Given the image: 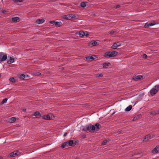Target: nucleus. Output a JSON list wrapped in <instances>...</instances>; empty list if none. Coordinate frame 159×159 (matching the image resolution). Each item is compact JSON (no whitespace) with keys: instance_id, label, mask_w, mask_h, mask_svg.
<instances>
[{"instance_id":"1","label":"nucleus","mask_w":159,"mask_h":159,"mask_svg":"<svg viewBox=\"0 0 159 159\" xmlns=\"http://www.w3.org/2000/svg\"><path fill=\"white\" fill-rule=\"evenodd\" d=\"M101 125L98 123H97L95 125V126L91 124L87 125L86 126V128L83 129V130L88 131L90 132H93L95 130L98 131L101 128Z\"/></svg>"},{"instance_id":"2","label":"nucleus","mask_w":159,"mask_h":159,"mask_svg":"<svg viewBox=\"0 0 159 159\" xmlns=\"http://www.w3.org/2000/svg\"><path fill=\"white\" fill-rule=\"evenodd\" d=\"M118 54V52L116 51H112L107 52L104 53L105 57H115Z\"/></svg>"},{"instance_id":"3","label":"nucleus","mask_w":159,"mask_h":159,"mask_svg":"<svg viewBox=\"0 0 159 159\" xmlns=\"http://www.w3.org/2000/svg\"><path fill=\"white\" fill-rule=\"evenodd\" d=\"M159 89V85H157L155 86L150 91V94L153 96L155 95Z\"/></svg>"},{"instance_id":"4","label":"nucleus","mask_w":159,"mask_h":159,"mask_svg":"<svg viewBox=\"0 0 159 159\" xmlns=\"http://www.w3.org/2000/svg\"><path fill=\"white\" fill-rule=\"evenodd\" d=\"M7 58V54L2 52H0V63L6 61Z\"/></svg>"},{"instance_id":"5","label":"nucleus","mask_w":159,"mask_h":159,"mask_svg":"<svg viewBox=\"0 0 159 159\" xmlns=\"http://www.w3.org/2000/svg\"><path fill=\"white\" fill-rule=\"evenodd\" d=\"M42 118L44 120H51L52 119V115L51 114H49L43 116Z\"/></svg>"},{"instance_id":"6","label":"nucleus","mask_w":159,"mask_h":159,"mask_svg":"<svg viewBox=\"0 0 159 159\" xmlns=\"http://www.w3.org/2000/svg\"><path fill=\"white\" fill-rule=\"evenodd\" d=\"M79 35L80 37H82L84 36H85L86 37L88 36L89 35V34L86 31L81 30L79 32Z\"/></svg>"},{"instance_id":"7","label":"nucleus","mask_w":159,"mask_h":159,"mask_svg":"<svg viewBox=\"0 0 159 159\" xmlns=\"http://www.w3.org/2000/svg\"><path fill=\"white\" fill-rule=\"evenodd\" d=\"M121 43L119 42H116L114 43L111 46V48L113 49H116L118 47L121 45Z\"/></svg>"},{"instance_id":"8","label":"nucleus","mask_w":159,"mask_h":159,"mask_svg":"<svg viewBox=\"0 0 159 159\" xmlns=\"http://www.w3.org/2000/svg\"><path fill=\"white\" fill-rule=\"evenodd\" d=\"M155 24L154 22L153 23L147 22L144 25L143 27L145 28H148L149 27L154 25Z\"/></svg>"},{"instance_id":"9","label":"nucleus","mask_w":159,"mask_h":159,"mask_svg":"<svg viewBox=\"0 0 159 159\" xmlns=\"http://www.w3.org/2000/svg\"><path fill=\"white\" fill-rule=\"evenodd\" d=\"M49 23L55 25L58 27H60L61 24V22L55 21L54 20L50 21Z\"/></svg>"},{"instance_id":"10","label":"nucleus","mask_w":159,"mask_h":159,"mask_svg":"<svg viewBox=\"0 0 159 159\" xmlns=\"http://www.w3.org/2000/svg\"><path fill=\"white\" fill-rule=\"evenodd\" d=\"M143 76L141 75H135L132 78V80L135 81H138L139 80H141Z\"/></svg>"},{"instance_id":"11","label":"nucleus","mask_w":159,"mask_h":159,"mask_svg":"<svg viewBox=\"0 0 159 159\" xmlns=\"http://www.w3.org/2000/svg\"><path fill=\"white\" fill-rule=\"evenodd\" d=\"M158 152H159V145L157 146L152 151V152L153 154H155Z\"/></svg>"},{"instance_id":"12","label":"nucleus","mask_w":159,"mask_h":159,"mask_svg":"<svg viewBox=\"0 0 159 159\" xmlns=\"http://www.w3.org/2000/svg\"><path fill=\"white\" fill-rule=\"evenodd\" d=\"M151 139V138L150 135L148 134L145 137L144 139L143 140V141L147 142L149 140V139Z\"/></svg>"},{"instance_id":"13","label":"nucleus","mask_w":159,"mask_h":159,"mask_svg":"<svg viewBox=\"0 0 159 159\" xmlns=\"http://www.w3.org/2000/svg\"><path fill=\"white\" fill-rule=\"evenodd\" d=\"M19 18L17 16L13 17L11 18L12 21L14 23H16L19 21Z\"/></svg>"},{"instance_id":"14","label":"nucleus","mask_w":159,"mask_h":159,"mask_svg":"<svg viewBox=\"0 0 159 159\" xmlns=\"http://www.w3.org/2000/svg\"><path fill=\"white\" fill-rule=\"evenodd\" d=\"M45 21L44 19H38L36 21V23L38 24H40L43 23Z\"/></svg>"},{"instance_id":"15","label":"nucleus","mask_w":159,"mask_h":159,"mask_svg":"<svg viewBox=\"0 0 159 159\" xmlns=\"http://www.w3.org/2000/svg\"><path fill=\"white\" fill-rule=\"evenodd\" d=\"M95 56H88L86 57V60L89 61H91L95 59L94 57H95Z\"/></svg>"},{"instance_id":"16","label":"nucleus","mask_w":159,"mask_h":159,"mask_svg":"<svg viewBox=\"0 0 159 159\" xmlns=\"http://www.w3.org/2000/svg\"><path fill=\"white\" fill-rule=\"evenodd\" d=\"M68 146H73L75 144L73 143V142L72 140H70L69 141L67 142Z\"/></svg>"},{"instance_id":"17","label":"nucleus","mask_w":159,"mask_h":159,"mask_svg":"<svg viewBox=\"0 0 159 159\" xmlns=\"http://www.w3.org/2000/svg\"><path fill=\"white\" fill-rule=\"evenodd\" d=\"M111 65L110 62L105 63L102 64L103 67L104 68H107V67L110 66Z\"/></svg>"},{"instance_id":"18","label":"nucleus","mask_w":159,"mask_h":159,"mask_svg":"<svg viewBox=\"0 0 159 159\" xmlns=\"http://www.w3.org/2000/svg\"><path fill=\"white\" fill-rule=\"evenodd\" d=\"M34 116L37 118H39L41 116V114L39 111H37L34 113Z\"/></svg>"},{"instance_id":"19","label":"nucleus","mask_w":159,"mask_h":159,"mask_svg":"<svg viewBox=\"0 0 159 159\" xmlns=\"http://www.w3.org/2000/svg\"><path fill=\"white\" fill-rule=\"evenodd\" d=\"M16 120V119L15 117H12L9 119V122L10 123H13Z\"/></svg>"},{"instance_id":"20","label":"nucleus","mask_w":159,"mask_h":159,"mask_svg":"<svg viewBox=\"0 0 159 159\" xmlns=\"http://www.w3.org/2000/svg\"><path fill=\"white\" fill-rule=\"evenodd\" d=\"M63 18L66 20H70V14L65 15L64 16Z\"/></svg>"},{"instance_id":"21","label":"nucleus","mask_w":159,"mask_h":159,"mask_svg":"<svg viewBox=\"0 0 159 159\" xmlns=\"http://www.w3.org/2000/svg\"><path fill=\"white\" fill-rule=\"evenodd\" d=\"M14 61V58H12L11 57H10L9 61L7 62L8 64H11L13 63Z\"/></svg>"},{"instance_id":"22","label":"nucleus","mask_w":159,"mask_h":159,"mask_svg":"<svg viewBox=\"0 0 159 159\" xmlns=\"http://www.w3.org/2000/svg\"><path fill=\"white\" fill-rule=\"evenodd\" d=\"M68 147L67 142L64 143L61 146V148H63Z\"/></svg>"},{"instance_id":"23","label":"nucleus","mask_w":159,"mask_h":159,"mask_svg":"<svg viewBox=\"0 0 159 159\" xmlns=\"http://www.w3.org/2000/svg\"><path fill=\"white\" fill-rule=\"evenodd\" d=\"M132 106L131 105H129L128 107H126L125 109V111H130L132 109Z\"/></svg>"},{"instance_id":"24","label":"nucleus","mask_w":159,"mask_h":159,"mask_svg":"<svg viewBox=\"0 0 159 159\" xmlns=\"http://www.w3.org/2000/svg\"><path fill=\"white\" fill-rule=\"evenodd\" d=\"M86 2H82L80 3V6L84 8L86 6Z\"/></svg>"},{"instance_id":"25","label":"nucleus","mask_w":159,"mask_h":159,"mask_svg":"<svg viewBox=\"0 0 159 159\" xmlns=\"http://www.w3.org/2000/svg\"><path fill=\"white\" fill-rule=\"evenodd\" d=\"M25 78H26V75L24 74H21L19 77V78L22 80H24Z\"/></svg>"},{"instance_id":"26","label":"nucleus","mask_w":159,"mask_h":159,"mask_svg":"<svg viewBox=\"0 0 159 159\" xmlns=\"http://www.w3.org/2000/svg\"><path fill=\"white\" fill-rule=\"evenodd\" d=\"M9 80L10 82L12 83H15L16 81V80L13 77H11L10 78Z\"/></svg>"},{"instance_id":"27","label":"nucleus","mask_w":159,"mask_h":159,"mask_svg":"<svg viewBox=\"0 0 159 159\" xmlns=\"http://www.w3.org/2000/svg\"><path fill=\"white\" fill-rule=\"evenodd\" d=\"M108 141H107L106 140H104L101 143L102 145H104L106 144L107 143V142H108Z\"/></svg>"},{"instance_id":"28","label":"nucleus","mask_w":159,"mask_h":159,"mask_svg":"<svg viewBox=\"0 0 159 159\" xmlns=\"http://www.w3.org/2000/svg\"><path fill=\"white\" fill-rule=\"evenodd\" d=\"M70 20H74L75 19L76 16L74 15L70 14Z\"/></svg>"},{"instance_id":"29","label":"nucleus","mask_w":159,"mask_h":159,"mask_svg":"<svg viewBox=\"0 0 159 159\" xmlns=\"http://www.w3.org/2000/svg\"><path fill=\"white\" fill-rule=\"evenodd\" d=\"M15 154H14V152H12L10 154L9 156L10 157H15Z\"/></svg>"},{"instance_id":"30","label":"nucleus","mask_w":159,"mask_h":159,"mask_svg":"<svg viewBox=\"0 0 159 159\" xmlns=\"http://www.w3.org/2000/svg\"><path fill=\"white\" fill-rule=\"evenodd\" d=\"M7 99L6 98L3 99V100H2V101L1 102V103L3 104L4 103H6L7 102Z\"/></svg>"},{"instance_id":"31","label":"nucleus","mask_w":159,"mask_h":159,"mask_svg":"<svg viewBox=\"0 0 159 159\" xmlns=\"http://www.w3.org/2000/svg\"><path fill=\"white\" fill-rule=\"evenodd\" d=\"M157 114V110H155L153 111H152L151 113V114L152 115H156Z\"/></svg>"},{"instance_id":"32","label":"nucleus","mask_w":159,"mask_h":159,"mask_svg":"<svg viewBox=\"0 0 159 159\" xmlns=\"http://www.w3.org/2000/svg\"><path fill=\"white\" fill-rule=\"evenodd\" d=\"M97 44V42L96 41H93V42H92L91 44L93 46H95Z\"/></svg>"},{"instance_id":"33","label":"nucleus","mask_w":159,"mask_h":159,"mask_svg":"<svg viewBox=\"0 0 159 159\" xmlns=\"http://www.w3.org/2000/svg\"><path fill=\"white\" fill-rule=\"evenodd\" d=\"M34 74L36 76H39L41 74L39 72H35L34 73Z\"/></svg>"},{"instance_id":"34","label":"nucleus","mask_w":159,"mask_h":159,"mask_svg":"<svg viewBox=\"0 0 159 159\" xmlns=\"http://www.w3.org/2000/svg\"><path fill=\"white\" fill-rule=\"evenodd\" d=\"M13 1L15 2H21L22 1V0H13Z\"/></svg>"},{"instance_id":"35","label":"nucleus","mask_w":159,"mask_h":159,"mask_svg":"<svg viewBox=\"0 0 159 159\" xmlns=\"http://www.w3.org/2000/svg\"><path fill=\"white\" fill-rule=\"evenodd\" d=\"M14 153V154H15V155H18L19 153L18 151H15L13 152Z\"/></svg>"},{"instance_id":"36","label":"nucleus","mask_w":159,"mask_h":159,"mask_svg":"<svg viewBox=\"0 0 159 159\" xmlns=\"http://www.w3.org/2000/svg\"><path fill=\"white\" fill-rule=\"evenodd\" d=\"M147 55L146 54H143V58L145 59H146L147 58Z\"/></svg>"},{"instance_id":"37","label":"nucleus","mask_w":159,"mask_h":159,"mask_svg":"<svg viewBox=\"0 0 159 159\" xmlns=\"http://www.w3.org/2000/svg\"><path fill=\"white\" fill-rule=\"evenodd\" d=\"M103 76V75L102 74H100L97 75V77H102Z\"/></svg>"},{"instance_id":"38","label":"nucleus","mask_w":159,"mask_h":159,"mask_svg":"<svg viewBox=\"0 0 159 159\" xmlns=\"http://www.w3.org/2000/svg\"><path fill=\"white\" fill-rule=\"evenodd\" d=\"M120 7V5H116L115 7H114L116 8H119Z\"/></svg>"},{"instance_id":"39","label":"nucleus","mask_w":159,"mask_h":159,"mask_svg":"<svg viewBox=\"0 0 159 159\" xmlns=\"http://www.w3.org/2000/svg\"><path fill=\"white\" fill-rule=\"evenodd\" d=\"M115 31H111L110 32V34L111 35H112L115 33Z\"/></svg>"},{"instance_id":"40","label":"nucleus","mask_w":159,"mask_h":159,"mask_svg":"<svg viewBox=\"0 0 159 159\" xmlns=\"http://www.w3.org/2000/svg\"><path fill=\"white\" fill-rule=\"evenodd\" d=\"M22 111L24 112H25L26 111V109H22Z\"/></svg>"},{"instance_id":"41","label":"nucleus","mask_w":159,"mask_h":159,"mask_svg":"<svg viewBox=\"0 0 159 159\" xmlns=\"http://www.w3.org/2000/svg\"><path fill=\"white\" fill-rule=\"evenodd\" d=\"M2 13L4 14H6V13L7 12V11L5 10H3L2 11Z\"/></svg>"},{"instance_id":"42","label":"nucleus","mask_w":159,"mask_h":159,"mask_svg":"<svg viewBox=\"0 0 159 159\" xmlns=\"http://www.w3.org/2000/svg\"><path fill=\"white\" fill-rule=\"evenodd\" d=\"M67 135V133H65L64 134V136L65 137Z\"/></svg>"},{"instance_id":"43","label":"nucleus","mask_w":159,"mask_h":159,"mask_svg":"<svg viewBox=\"0 0 159 159\" xmlns=\"http://www.w3.org/2000/svg\"><path fill=\"white\" fill-rule=\"evenodd\" d=\"M157 114H159V110H157Z\"/></svg>"},{"instance_id":"44","label":"nucleus","mask_w":159,"mask_h":159,"mask_svg":"<svg viewBox=\"0 0 159 159\" xmlns=\"http://www.w3.org/2000/svg\"><path fill=\"white\" fill-rule=\"evenodd\" d=\"M135 120V118L134 117V118L133 119V120L134 121V120Z\"/></svg>"},{"instance_id":"45","label":"nucleus","mask_w":159,"mask_h":159,"mask_svg":"<svg viewBox=\"0 0 159 159\" xmlns=\"http://www.w3.org/2000/svg\"><path fill=\"white\" fill-rule=\"evenodd\" d=\"M26 75V77H29V76L28 75Z\"/></svg>"},{"instance_id":"46","label":"nucleus","mask_w":159,"mask_h":159,"mask_svg":"<svg viewBox=\"0 0 159 159\" xmlns=\"http://www.w3.org/2000/svg\"><path fill=\"white\" fill-rule=\"evenodd\" d=\"M2 157H0V159H2Z\"/></svg>"},{"instance_id":"47","label":"nucleus","mask_w":159,"mask_h":159,"mask_svg":"<svg viewBox=\"0 0 159 159\" xmlns=\"http://www.w3.org/2000/svg\"><path fill=\"white\" fill-rule=\"evenodd\" d=\"M1 76V75H0V77Z\"/></svg>"}]
</instances>
